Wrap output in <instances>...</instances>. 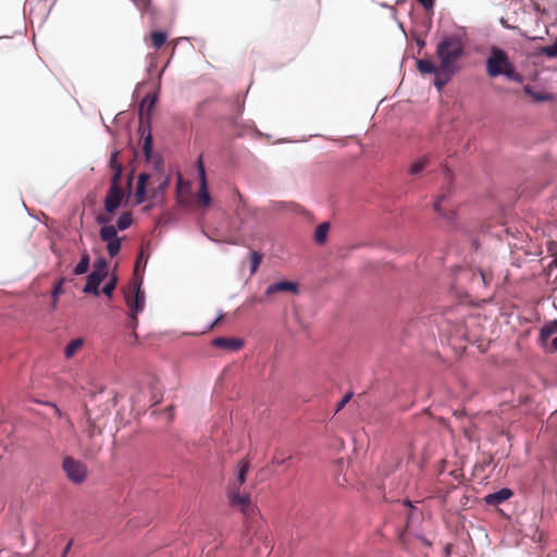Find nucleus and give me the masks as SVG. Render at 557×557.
Masks as SVG:
<instances>
[{
  "instance_id": "7ed1b4c3",
  "label": "nucleus",
  "mask_w": 557,
  "mask_h": 557,
  "mask_svg": "<svg viewBox=\"0 0 557 557\" xmlns=\"http://www.w3.org/2000/svg\"><path fill=\"white\" fill-rule=\"evenodd\" d=\"M125 194L119 181V173L111 178V185L104 199V209L108 213H113L122 203Z\"/></svg>"
},
{
  "instance_id": "2f4dec72",
  "label": "nucleus",
  "mask_w": 557,
  "mask_h": 557,
  "mask_svg": "<svg viewBox=\"0 0 557 557\" xmlns=\"http://www.w3.org/2000/svg\"><path fill=\"white\" fill-rule=\"evenodd\" d=\"M115 286H116V277L113 276L110 282H108L104 287L102 288V292L104 295H107L108 297H111L112 294H113V290L115 289Z\"/></svg>"
},
{
  "instance_id": "a211bd4d",
  "label": "nucleus",
  "mask_w": 557,
  "mask_h": 557,
  "mask_svg": "<svg viewBox=\"0 0 557 557\" xmlns=\"http://www.w3.org/2000/svg\"><path fill=\"white\" fill-rule=\"evenodd\" d=\"M86 416V430L88 437H94L95 435L101 434V429L97 425L96 421L90 417L89 410L85 409Z\"/></svg>"
},
{
  "instance_id": "1a4fd4ad",
  "label": "nucleus",
  "mask_w": 557,
  "mask_h": 557,
  "mask_svg": "<svg viewBox=\"0 0 557 557\" xmlns=\"http://www.w3.org/2000/svg\"><path fill=\"white\" fill-rule=\"evenodd\" d=\"M212 346L228 351H236L244 346V342L239 338L216 337L212 341Z\"/></svg>"
},
{
  "instance_id": "ea45409f",
  "label": "nucleus",
  "mask_w": 557,
  "mask_h": 557,
  "mask_svg": "<svg viewBox=\"0 0 557 557\" xmlns=\"http://www.w3.org/2000/svg\"><path fill=\"white\" fill-rule=\"evenodd\" d=\"M547 350L549 352H556L557 351V336L552 341L550 346L547 347Z\"/></svg>"
},
{
  "instance_id": "09e8293b",
  "label": "nucleus",
  "mask_w": 557,
  "mask_h": 557,
  "mask_svg": "<svg viewBox=\"0 0 557 557\" xmlns=\"http://www.w3.org/2000/svg\"><path fill=\"white\" fill-rule=\"evenodd\" d=\"M67 423L70 424L71 428H73V424L70 419H67Z\"/></svg>"
},
{
  "instance_id": "9d476101",
  "label": "nucleus",
  "mask_w": 557,
  "mask_h": 557,
  "mask_svg": "<svg viewBox=\"0 0 557 557\" xmlns=\"http://www.w3.org/2000/svg\"><path fill=\"white\" fill-rule=\"evenodd\" d=\"M125 302L129 309L131 326L135 329L137 326V294L136 289H128L125 293Z\"/></svg>"
},
{
  "instance_id": "c756f323",
  "label": "nucleus",
  "mask_w": 557,
  "mask_h": 557,
  "mask_svg": "<svg viewBox=\"0 0 557 557\" xmlns=\"http://www.w3.org/2000/svg\"><path fill=\"white\" fill-rule=\"evenodd\" d=\"M147 264V257H144V252L141 251L136 259L134 267V274L137 275L140 269H145Z\"/></svg>"
},
{
  "instance_id": "c03bdc74",
  "label": "nucleus",
  "mask_w": 557,
  "mask_h": 557,
  "mask_svg": "<svg viewBox=\"0 0 557 557\" xmlns=\"http://www.w3.org/2000/svg\"><path fill=\"white\" fill-rule=\"evenodd\" d=\"M54 409H55L57 414H58L59 417H61V416H62V413H61L60 409H59L58 407H55V406H54Z\"/></svg>"
},
{
  "instance_id": "f03ea898",
  "label": "nucleus",
  "mask_w": 557,
  "mask_h": 557,
  "mask_svg": "<svg viewBox=\"0 0 557 557\" xmlns=\"http://www.w3.org/2000/svg\"><path fill=\"white\" fill-rule=\"evenodd\" d=\"M486 74L488 77L494 78L497 76H505L507 79L522 83L523 77L516 71L515 64L510 61L508 53L496 47L490 48V55L485 61Z\"/></svg>"
},
{
  "instance_id": "412c9836",
  "label": "nucleus",
  "mask_w": 557,
  "mask_h": 557,
  "mask_svg": "<svg viewBox=\"0 0 557 557\" xmlns=\"http://www.w3.org/2000/svg\"><path fill=\"white\" fill-rule=\"evenodd\" d=\"M64 278L61 277L58 280V282L53 285V288H52V292H51V298H52V301H51V309L54 310L58 306V301H59V297L60 295L63 293V284H64Z\"/></svg>"
},
{
  "instance_id": "79ce46f5",
  "label": "nucleus",
  "mask_w": 557,
  "mask_h": 557,
  "mask_svg": "<svg viewBox=\"0 0 557 557\" xmlns=\"http://www.w3.org/2000/svg\"><path fill=\"white\" fill-rule=\"evenodd\" d=\"M71 546H72V542H69L67 545L65 546L64 550H63V556L62 557H65L66 554L70 552L71 549Z\"/></svg>"
},
{
  "instance_id": "72a5a7b5",
  "label": "nucleus",
  "mask_w": 557,
  "mask_h": 557,
  "mask_svg": "<svg viewBox=\"0 0 557 557\" xmlns=\"http://www.w3.org/2000/svg\"><path fill=\"white\" fill-rule=\"evenodd\" d=\"M523 90H524L525 94L530 95L531 97H533L537 101H542V100L545 99V97L540 96L537 94H534L530 86H524Z\"/></svg>"
},
{
  "instance_id": "cd10ccee",
  "label": "nucleus",
  "mask_w": 557,
  "mask_h": 557,
  "mask_svg": "<svg viewBox=\"0 0 557 557\" xmlns=\"http://www.w3.org/2000/svg\"><path fill=\"white\" fill-rule=\"evenodd\" d=\"M263 256L258 251H252L250 256V274H255L262 261Z\"/></svg>"
},
{
  "instance_id": "2eb2a0df",
  "label": "nucleus",
  "mask_w": 557,
  "mask_h": 557,
  "mask_svg": "<svg viewBox=\"0 0 557 557\" xmlns=\"http://www.w3.org/2000/svg\"><path fill=\"white\" fill-rule=\"evenodd\" d=\"M249 468H250V463L247 459H242L238 462V471H237V475H236V482L234 483L233 487L239 488V486L245 483L246 475L249 471Z\"/></svg>"
},
{
  "instance_id": "20e7f679",
  "label": "nucleus",
  "mask_w": 557,
  "mask_h": 557,
  "mask_svg": "<svg viewBox=\"0 0 557 557\" xmlns=\"http://www.w3.org/2000/svg\"><path fill=\"white\" fill-rule=\"evenodd\" d=\"M62 467L66 476L74 483H82L87 476L85 463L73 457H65Z\"/></svg>"
},
{
  "instance_id": "a878e982",
  "label": "nucleus",
  "mask_w": 557,
  "mask_h": 557,
  "mask_svg": "<svg viewBox=\"0 0 557 557\" xmlns=\"http://www.w3.org/2000/svg\"><path fill=\"white\" fill-rule=\"evenodd\" d=\"M117 157H119V152H116V151L112 152L111 157H110L109 164H110V168L113 170V175H116L119 173V181H121L122 165L119 162Z\"/></svg>"
},
{
  "instance_id": "aec40b11",
  "label": "nucleus",
  "mask_w": 557,
  "mask_h": 557,
  "mask_svg": "<svg viewBox=\"0 0 557 557\" xmlns=\"http://www.w3.org/2000/svg\"><path fill=\"white\" fill-rule=\"evenodd\" d=\"M330 230V224L327 222L321 223L318 225L314 232V240L317 244L322 245L325 243L327 238V233Z\"/></svg>"
},
{
  "instance_id": "f704fd0d",
  "label": "nucleus",
  "mask_w": 557,
  "mask_h": 557,
  "mask_svg": "<svg viewBox=\"0 0 557 557\" xmlns=\"http://www.w3.org/2000/svg\"><path fill=\"white\" fill-rule=\"evenodd\" d=\"M351 396L352 393H348L343 397V399L337 405V411L342 410L346 406V404L350 400Z\"/></svg>"
},
{
  "instance_id": "6ab92c4d",
  "label": "nucleus",
  "mask_w": 557,
  "mask_h": 557,
  "mask_svg": "<svg viewBox=\"0 0 557 557\" xmlns=\"http://www.w3.org/2000/svg\"><path fill=\"white\" fill-rule=\"evenodd\" d=\"M151 46L159 50L168 40V34L163 30H154L150 34Z\"/></svg>"
},
{
  "instance_id": "c85d7f7f",
  "label": "nucleus",
  "mask_w": 557,
  "mask_h": 557,
  "mask_svg": "<svg viewBox=\"0 0 557 557\" xmlns=\"http://www.w3.org/2000/svg\"><path fill=\"white\" fill-rule=\"evenodd\" d=\"M428 163H429L428 158L422 157L412 163L409 171L413 175L418 174L428 165Z\"/></svg>"
},
{
  "instance_id": "39448f33",
  "label": "nucleus",
  "mask_w": 557,
  "mask_h": 557,
  "mask_svg": "<svg viewBox=\"0 0 557 557\" xmlns=\"http://www.w3.org/2000/svg\"><path fill=\"white\" fill-rule=\"evenodd\" d=\"M99 236L102 242L107 243V250L110 257H115L121 250V239L117 237L115 226H102Z\"/></svg>"
},
{
  "instance_id": "49530a36",
  "label": "nucleus",
  "mask_w": 557,
  "mask_h": 557,
  "mask_svg": "<svg viewBox=\"0 0 557 557\" xmlns=\"http://www.w3.org/2000/svg\"><path fill=\"white\" fill-rule=\"evenodd\" d=\"M154 104V99H150L149 101V109Z\"/></svg>"
},
{
  "instance_id": "0eeeda50",
  "label": "nucleus",
  "mask_w": 557,
  "mask_h": 557,
  "mask_svg": "<svg viewBox=\"0 0 557 557\" xmlns=\"http://www.w3.org/2000/svg\"><path fill=\"white\" fill-rule=\"evenodd\" d=\"M199 180H200V187L198 191V202L202 207H209L211 203V197L208 190V184L206 178V171L202 164V161L199 160Z\"/></svg>"
},
{
  "instance_id": "393cba45",
  "label": "nucleus",
  "mask_w": 557,
  "mask_h": 557,
  "mask_svg": "<svg viewBox=\"0 0 557 557\" xmlns=\"http://www.w3.org/2000/svg\"><path fill=\"white\" fill-rule=\"evenodd\" d=\"M258 541H262V547H258L259 554L269 555L272 549V542L268 539V536L263 533L257 536Z\"/></svg>"
},
{
  "instance_id": "a19ab883",
  "label": "nucleus",
  "mask_w": 557,
  "mask_h": 557,
  "mask_svg": "<svg viewBox=\"0 0 557 557\" xmlns=\"http://www.w3.org/2000/svg\"><path fill=\"white\" fill-rule=\"evenodd\" d=\"M169 184H170V178H169V177H166V178H165V180H164V181L159 185L158 189H160V190H164V189L169 186Z\"/></svg>"
},
{
  "instance_id": "4468645a",
  "label": "nucleus",
  "mask_w": 557,
  "mask_h": 557,
  "mask_svg": "<svg viewBox=\"0 0 557 557\" xmlns=\"http://www.w3.org/2000/svg\"><path fill=\"white\" fill-rule=\"evenodd\" d=\"M557 333V320L550 321L542 326L540 331V343L546 346L547 341L553 334Z\"/></svg>"
},
{
  "instance_id": "7c9ffc66",
  "label": "nucleus",
  "mask_w": 557,
  "mask_h": 557,
  "mask_svg": "<svg viewBox=\"0 0 557 557\" xmlns=\"http://www.w3.org/2000/svg\"><path fill=\"white\" fill-rule=\"evenodd\" d=\"M453 76H444V74H435L434 85L441 90Z\"/></svg>"
},
{
  "instance_id": "c9c22d12",
  "label": "nucleus",
  "mask_w": 557,
  "mask_h": 557,
  "mask_svg": "<svg viewBox=\"0 0 557 557\" xmlns=\"http://www.w3.org/2000/svg\"><path fill=\"white\" fill-rule=\"evenodd\" d=\"M183 186H184V181L181 176V174H178V180H177V196H178V201L183 205L184 201L181 199V193H182V189H183Z\"/></svg>"
},
{
  "instance_id": "473e14b6",
  "label": "nucleus",
  "mask_w": 557,
  "mask_h": 557,
  "mask_svg": "<svg viewBox=\"0 0 557 557\" xmlns=\"http://www.w3.org/2000/svg\"><path fill=\"white\" fill-rule=\"evenodd\" d=\"M151 144H152V138H151V135L148 134V136L144 140V146H143L144 152L147 157H149L151 153Z\"/></svg>"
},
{
  "instance_id": "f8f14e48",
  "label": "nucleus",
  "mask_w": 557,
  "mask_h": 557,
  "mask_svg": "<svg viewBox=\"0 0 557 557\" xmlns=\"http://www.w3.org/2000/svg\"><path fill=\"white\" fill-rule=\"evenodd\" d=\"M148 180H149V175L146 173H140L138 175L137 188L135 191V201L138 205L145 202L147 199L146 185H147Z\"/></svg>"
},
{
  "instance_id": "4c0bfd02",
  "label": "nucleus",
  "mask_w": 557,
  "mask_h": 557,
  "mask_svg": "<svg viewBox=\"0 0 557 557\" xmlns=\"http://www.w3.org/2000/svg\"><path fill=\"white\" fill-rule=\"evenodd\" d=\"M426 11H431L434 7V0H417Z\"/></svg>"
},
{
  "instance_id": "423d86ee",
  "label": "nucleus",
  "mask_w": 557,
  "mask_h": 557,
  "mask_svg": "<svg viewBox=\"0 0 557 557\" xmlns=\"http://www.w3.org/2000/svg\"><path fill=\"white\" fill-rule=\"evenodd\" d=\"M228 496L231 504L239 507L243 513L248 515L252 510L249 495L240 494L238 487H233Z\"/></svg>"
},
{
  "instance_id": "6e6552de",
  "label": "nucleus",
  "mask_w": 557,
  "mask_h": 557,
  "mask_svg": "<svg viewBox=\"0 0 557 557\" xmlns=\"http://www.w3.org/2000/svg\"><path fill=\"white\" fill-rule=\"evenodd\" d=\"M281 292L298 294V285L294 282L288 281L276 282L267 287L265 295L270 297Z\"/></svg>"
},
{
  "instance_id": "a18cd8bd",
  "label": "nucleus",
  "mask_w": 557,
  "mask_h": 557,
  "mask_svg": "<svg viewBox=\"0 0 557 557\" xmlns=\"http://www.w3.org/2000/svg\"><path fill=\"white\" fill-rule=\"evenodd\" d=\"M220 321V318L216 319L211 325H210V329H212L215 324H218V322Z\"/></svg>"
},
{
  "instance_id": "f3484780",
  "label": "nucleus",
  "mask_w": 557,
  "mask_h": 557,
  "mask_svg": "<svg viewBox=\"0 0 557 557\" xmlns=\"http://www.w3.org/2000/svg\"><path fill=\"white\" fill-rule=\"evenodd\" d=\"M83 345H84V339L82 337L71 341L64 349L65 358H67V359L73 358L83 348Z\"/></svg>"
},
{
  "instance_id": "e433bc0d",
  "label": "nucleus",
  "mask_w": 557,
  "mask_h": 557,
  "mask_svg": "<svg viewBox=\"0 0 557 557\" xmlns=\"http://www.w3.org/2000/svg\"><path fill=\"white\" fill-rule=\"evenodd\" d=\"M445 195H442L441 197L437 198V200L434 202V210L438 213H443L442 211V202L443 200L445 199Z\"/></svg>"
},
{
  "instance_id": "ddd939ff",
  "label": "nucleus",
  "mask_w": 557,
  "mask_h": 557,
  "mask_svg": "<svg viewBox=\"0 0 557 557\" xmlns=\"http://www.w3.org/2000/svg\"><path fill=\"white\" fill-rule=\"evenodd\" d=\"M104 278L100 277L97 273H90L87 282L83 288L84 293L99 295V285Z\"/></svg>"
},
{
  "instance_id": "37998d69",
  "label": "nucleus",
  "mask_w": 557,
  "mask_h": 557,
  "mask_svg": "<svg viewBox=\"0 0 557 557\" xmlns=\"http://www.w3.org/2000/svg\"><path fill=\"white\" fill-rule=\"evenodd\" d=\"M260 301H261V299H259V298H258V297H256V296H253V297H251V298H249V299L247 300V302H248V304H255V302H260Z\"/></svg>"
},
{
  "instance_id": "b1692460",
  "label": "nucleus",
  "mask_w": 557,
  "mask_h": 557,
  "mask_svg": "<svg viewBox=\"0 0 557 557\" xmlns=\"http://www.w3.org/2000/svg\"><path fill=\"white\" fill-rule=\"evenodd\" d=\"M91 273H97L100 277L106 278L108 274V262L103 258L97 259Z\"/></svg>"
},
{
  "instance_id": "de8ad7c7",
  "label": "nucleus",
  "mask_w": 557,
  "mask_h": 557,
  "mask_svg": "<svg viewBox=\"0 0 557 557\" xmlns=\"http://www.w3.org/2000/svg\"><path fill=\"white\" fill-rule=\"evenodd\" d=\"M148 101V97H146L143 102H141V107Z\"/></svg>"
},
{
  "instance_id": "bb28decb",
  "label": "nucleus",
  "mask_w": 557,
  "mask_h": 557,
  "mask_svg": "<svg viewBox=\"0 0 557 557\" xmlns=\"http://www.w3.org/2000/svg\"><path fill=\"white\" fill-rule=\"evenodd\" d=\"M133 219L131 212H124L117 220L116 226L120 231H124L132 225Z\"/></svg>"
},
{
  "instance_id": "5701e85b",
  "label": "nucleus",
  "mask_w": 557,
  "mask_h": 557,
  "mask_svg": "<svg viewBox=\"0 0 557 557\" xmlns=\"http://www.w3.org/2000/svg\"><path fill=\"white\" fill-rule=\"evenodd\" d=\"M90 258L87 251H84L79 262L74 268V274L81 275L88 271Z\"/></svg>"
},
{
  "instance_id": "4be33fe9",
  "label": "nucleus",
  "mask_w": 557,
  "mask_h": 557,
  "mask_svg": "<svg viewBox=\"0 0 557 557\" xmlns=\"http://www.w3.org/2000/svg\"><path fill=\"white\" fill-rule=\"evenodd\" d=\"M133 289H136V294H137V314H138L139 312H141L144 310L145 301H146L145 292L141 290V280H139L133 284Z\"/></svg>"
},
{
  "instance_id": "9b49d317",
  "label": "nucleus",
  "mask_w": 557,
  "mask_h": 557,
  "mask_svg": "<svg viewBox=\"0 0 557 557\" xmlns=\"http://www.w3.org/2000/svg\"><path fill=\"white\" fill-rule=\"evenodd\" d=\"M512 494L513 493L510 488L504 487L495 493L487 494L484 497V502L490 506H497L509 499Z\"/></svg>"
},
{
  "instance_id": "58836bf2",
  "label": "nucleus",
  "mask_w": 557,
  "mask_h": 557,
  "mask_svg": "<svg viewBox=\"0 0 557 557\" xmlns=\"http://www.w3.org/2000/svg\"><path fill=\"white\" fill-rule=\"evenodd\" d=\"M96 220H97L98 224H102L103 226H107L106 224L108 222H110L111 219L108 215L99 214Z\"/></svg>"
},
{
  "instance_id": "f257e3e1",
  "label": "nucleus",
  "mask_w": 557,
  "mask_h": 557,
  "mask_svg": "<svg viewBox=\"0 0 557 557\" xmlns=\"http://www.w3.org/2000/svg\"><path fill=\"white\" fill-rule=\"evenodd\" d=\"M466 42L459 35L445 36L436 46L440 71L444 76H454L460 71L459 61L465 54Z\"/></svg>"
},
{
  "instance_id": "dca6fc26",
  "label": "nucleus",
  "mask_w": 557,
  "mask_h": 557,
  "mask_svg": "<svg viewBox=\"0 0 557 557\" xmlns=\"http://www.w3.org/2000/svg\"><path fill=\"white\" fill-rule=\"evenodd\" d=\"M417 66L422 74H442L440 71V65L436 66L431 60L428 59L418 60Z\"/></svg>"
}]
</instances>
